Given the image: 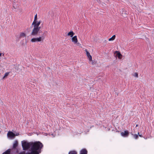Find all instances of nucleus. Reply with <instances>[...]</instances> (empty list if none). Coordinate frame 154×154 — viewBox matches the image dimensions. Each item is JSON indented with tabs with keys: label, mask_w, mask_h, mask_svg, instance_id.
Instances as JSON below:
<instances>
[{
	"label": "nucleus",
	"mask_w": 154,
	"mask_h": 154,
	"mask_svg": "<svg viewBox=\"0 0 154 154\" xmlns=\"http://www.w3.org/2000/svg\"><path fill=\"white\" fill-rule=\"evenodd\" d=\"M2 55V54L1 53H0V56H1Z\"/></svg>",
	"instance_id": "nucleus-22"
},
{
	"label": "nucleus",
	"mask_w": 154,
	"mask_h": 154,
	"mask_svg": "<svg viewBox=\"0 0 154 154\" xmlns=\"http://www.w3.org/2000/svg\"><path fill=\"white\" fill-rule=\"evenodd\" d=\"M18 133H16V134L12 132L9 131L7 134L8 137L11 138H13L15 137V136H17L19 135Z\"/></svg>",
	"instance_id": "nucleus-4"
},
{
	"label": "nucleus",
	"mask_w": 154,
	"mask_h": 154,
	"mask_svg": "<svg viewBox=\"0 0 154 154\" xmlns=\"http://www.w3.org/2000/svg\"><path fill=\"white\" fill-rule=\"evenodd\" d=\"M19 154H31L30 153H27L26 154H25L24 152H22L20 153Z\"/></svg>",
	"instance_id": "nucleus-19"
},
{
	"label": "nucleus",
	"mask_w": 154,
	"mask_h": 154,
	"mask_svg": "<svg viewBox=\"0 0 154 154\" xmlns=\"http://www.w3.org/2000/svg\"><path fill=\"white\" fill-rule=\"evenodd\" d=\"M134 76L136 77H137V78L138 77V74L137 73H135L134 74Z\"/></svg>",
	"instance_id": "nucleus-17"
},
{
	"label": "nucleus",
	"mask_w": 154,
	"mask_h": 154,
	"mask_svg": "<svg viewBox=\"0 0 154 154\" xmlns=\"http://www.w3.org/2000/svg\"><path fill=\"white\" fill-rule=\"evenodd\" d=\"M72 41L75 44H76L78 42L77 36H75L72 38Z\"/></svg>",
	"instance_id": "nucleus-8"
},
{
	"label": "nucleus",
	"mask_w": 154,
	"mask_h": 154,
	"mask_svg": "<svg viewBox=\"0 0 154 154\" xmlns=\"http://www.w3.org/2000/svg\"><path fill=\"white\" fill-rule=\"evenodd\" d=\"M121 136L123 137H127L129 134V132L127 131H125L124 132H122L121 133Z\"/></svg>",
	"instance_id": "nucleus-7"
},
{
	"label": "nucleus",
	"mask_w": 154,
	"mask_h": 154,
	"mask_svg": "<svg viewBox=\"0 0 154 154\" xmlns=\"http://www.w3.org/2000/svg\"><path fill=\"white\" fill-rule=\"evenodd\" d=\"M74 33L72 31H71L70 32H69L67 34L68 36H69L71 37H73V36L74 35Z\"/></svg>",
	"instance_id": "nucleus-10"
},
{
	"label": "nucleus",
	"mask_w": 154,
	"mask_h": 154,
	"mask_svg": "<svg viewBox=\"0 0 154 154\" xmlns=\"http://www.w3.org/2000/svg\"><path fill=\"white\" fill-rule=\"evenodd\" d=\"M9 73H10L9 72H6L5 73L4 76L3 77L2 79H5L6 78H7V76L9 75Z\"/></svg>",
	"instance_id": "nucleus-12"
},
{
	"label": "nucleus",
	"mask_w": 154,
	"mask_h": 154,
	"mask_svg": "<svg viewBox=\"0 0 154 154\" xmlns=\"http://www.w3.org/2000/svg\"><path fill=\"white\" fill-rule=\"evenodd\" d=\"M10 150L8 149L5 152L3 153L2 154H10Z\"/></svg>",
	"instance_id": "nucleus-16"
},
{
	"label": "nucleus",
	"mask_w": 154,
	"mask_h": 154,
	"mask_svg": "<svg viewBox=\"0 0 154 154\" xmlns=\"http://www.w3.org/2000/svg\"><path fill=\"white\" fill-rule=\"evenodd\" d=\"M40 24L37 23L36 24H33L34 28L31 34L32 35L35 36L37 35L38 32L40 29V27L39 26Z\"/></svg>",
	"instance_id": "nucleus-2"
},
{
	"label": "nucleus",
	"mask_w": 154,
	"mask_h": 154,
	"mask_svg": "<svg viewBox=\"0 0 154 154\" xmlns=\"http://www.w3.org/2000/svg\"><path fill=\"white\" fill-rule=\"evenodd\" d=\"M20 37H26V34L24 32H21L20 33Z\"/></svg>",
	"instance_id": "nucleus-13"
},
{
	"label": "nucleus",
	"mask_w": 154,
	"mask_h": 154,
	"mask_svg": "<svg viewBox=\"0 0 154 154\" xmlns=\"http://www.w3.org/2000/svg\"><path fill=\"white\" fill-rule=\"evenodd\" d=\"M115 37H116V36L115 35H113L112 37L109 38V39L108 40H109V41H113L115 39Z\"/></svg>",
	"instance_id": "nucleus-14"
},
{
	"label": "nucleus",
	"mask_w": 154,
	"mask_h": 154,
	"mask_svg": "<svg viewBox=\"0 0 154 154\" xmlns=\"http://www.w3.org/2000/svg\"><path fill=\"white\" fill-rule=\"evenodd\" d=\"M37 14H36L35 16L34 20L32 23V25H33V24H36L37 23H39V24H40L41 23V21L40 20L38 21H37Z\"/></svg>",
	"instance_id": "nucleus-6"
},
{
	"label": "nucleus",
	"mask_w": 154,
	"mask_h": 154,
	"mask_svg": "<svg viewBox=\"0 0 154 154\" xmlns=\"http://www.w3.org/2000/svg\"><path fill=\"white\" fill-rule=\"evenodd\" d=\"M137 126H138V125H136V127H137Z\"/></svg>",
	"instance_id": "nucleus-24"
},
{
	"label": "nucleus",
	"mask_w": 154,
	"mask_h": 154,
	"mask_svg": "<svg viewBox=\"0 0 154 154\" xmlns=\"http://www.w3.org/2000/svg\"><path fill=\"white\" fill-rule=\"evenodd\" d=\"M139 136L140 137H141V135L139 134Z\"/></svg>",
	"instance_id": "nucleus-23"
},
{
	"label": "nucleus",
	"mask_w": 154,
	"mask_h": 154,
	"mask_svg": "<svg viewBox=\"0 0 154 154\" xmlns=\"http://www.w3.org/2000/svg\"><path fill=\"white\" fill-rule=\"evenodd\" d=\"M125 13H124V14L122 13V16H125L126 15V13L125 12Z\"/></svg>",
	"instance_id": "nucleus-20"
},
{
	"label": "nucleus",
	"mask_w": 154,
	"mask_h": 154,
	"mask_svg": "<svg viewBox=\"0 0 154 154\" xmlns=\"http://www.w3.org/2000/svg\"><path fill=\"white\" fill-rule=\"evenodd\" d=\"M134 137L136 139H137V137H138V135L137 134H134Z\"/></svg>",
	"instance_id": "nucleus-18"
},
{
	"label": "nucleus",
	"mask_w": 154,
	"mask_h": 154,
	"mask_svg": "<svg viewBox=\"0 0 154 154\" xmlns=\"http://www.w3.org/2000/svg\"><path fill=\"white\" fill-rule=\"evenodd\" d=\"M69 154H77V152L75 151H71L69 152Z\"/></svg>",
	"instance_id": "nucleus-15"
},
{
	"label": "nucleus",
	"mask_w": 154,
	"mask_h": 154,
	"mask_svg": "<svg viewBox=\"0 0 154 154\" xmlns=\"http://www.w3.org/2000/svg\"><path fill=\"white\" fill-rule=\"evenodd\" d=\"M45 39L44 36H40L37 38H34L31 39V42H42Z\"/></svg>",
	"instance_id": "nucleus-3"
},
{
	"label": "nucleus",
	"mask_w": 154,
	"mask_h": 154,
	"mask_svg": "<svg viewBox=\"0 0 154 154\" xmlns=\"http://www.w3.org/2000/svg\"><path fill=\"white\" fill-rule=\"evenodd\" d=\"M22 146L24 150L28 149L31 146V154H39V150L43 147V145L39 142L33 143H27L25 141L22 142Z\"/></svg>",
	"instance_id": "nucleus-1"
},
{
	"label": "nucleus",
	"mask_w": 154,
	"mask_h": 154,
	"mask_svg": "<svg viewBox=\"0 0 154 154\" xmlns=\"http://www.w3.org/2000/svg\"><path fill=\"white\" fill-rule=\"evenodd\" d=\"M115 54H116V56L119 59H121L122 55L119 51H116Z\"/></svg>",
	"instance_id": "nucleus-9"
},
{
	"label": "nucleus",
	"mask_w": 154,
	"mask_h": 154,
	"mask_svg": "<svg viewBox=\"0 0 154 154\" xmlns=\"http://www.w3.org/2000/svg\"><path fill=\"white\" fill-rule=\"evenodd\" d=\"M85 51L86 55L89 60V63L92 65L93 64L94 62L92 60V56L90 54L89 52L87 50H85Z\"/></svg>",
	"instance_id": "nucleus-5"
},
{
	"label": "nucleus",
	"mask_w": 154,
	"mask_h": 154,
	"mask_svg": "<svg viewBox=\"0 0 154 154\" xmlns=\"http://www.w3.org/2000/svg\"><path fill=\"white\" fill-rule=\"evenodd\" d=\"M18 145V142L17 140H15L13 144V147L14 148H15Z\"/></svg>",
	"instance_id": "nucleus-11"
},
{
	"label": "nucleus",
	"mask_w": 154,
	"mask_h": 154,
	"mask_svg": "<svg viewBox=\"0 0 154 154\" xmlns=\"http://www.w3.org/2000/svg\"><path fill=\"white\" fill-rule=\"evenodd\" d=\"M78 46H80L81 45V44H80L79 43H77L76 44Z\"/></svg>",
	"instance_id": "nucleus-21"
}]
</instances>
